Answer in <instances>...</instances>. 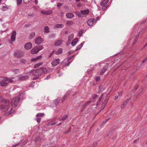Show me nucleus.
<instances>
[{
	"label": "nucleus",
	"instance_id": "f257e3e1",
	"mask_svg": "<svg viewBox=\"0 0 147 147\" xmlns=\"http://www.w3.org/2000/svg\"><path fill=\"white\" fill-rule=\"evenodd\" d=\"M32 70L30 72L33 73V75L34 76H38L41 75L42 74L45 73L47 72V69L45 67H42L37 69L33 72Z\"/></svg>",
	"mask_w": 147,
	"mask_h": 147
},
{
	"label": "nucleus",
	"instance_id": "f03ea898",
	"mask_svg": "<svg viewBox=\"0 0 147 147\" xmlns=\"http://www.w3.org/2000/svg\"><path fill=\"white\" fill-rule=\"evenodd\" d=\"M20 94L12 99L11 102V105L13 107H16L18 105L20 100Z\"/></svg>",
	"mask_w": 147,
	"mask_h": 147
},
{
	"label": "nucleus",
	"instance_id": "7ed1b4c3",
	"mask_svg": "<svg viewBox=\"0 0 147 147\" xmlns=\"http://www.w3.org/2000/svg\"><path fill=\"white\" fill-rule=\"evenodd\" d=\"M8 83L7 78H4L0 81V85L1 86L4 87L7 86Z\"/></svg>",
	"mask_w": 147,
	"mask_h": 147
},
{
	"label": "nucleus",
	"instance_id": "20e7f679",
	"mask_svg": "<svg viewBox=\"0 0 147 147\" xmlns=\"http://www.w3.org/2000/svg\"><path fill=\"white\" fill-rule=\"evenodd\" d=\"M9 108V106L8 105H5L4 104H1L0 105V110L3 112L7 111Z\"/></svg>",
	"mask_w": 147,
	"mask_h": 147
},
{
	"label": "nucleus",
	"instance_id": "39448f33",
	"mask_svg": "<svg viewBox=\"0 0 147 147\" xmlns=\"http://www.w3.org/2000/svg\"><path fill=\"white\" fill-rule=\"evenodd\" d=\"M14 55L17 58H20L23 55V52L21 51H16L14 53Z\"/></svg>",
	"mask_w": 147,
	"mask_h": 147
},
{
	"label": "nucleus",
	"instance_id": "423d86ee",
	"mask_svg": "<svg viewBox=\"0 0 147 147\" xmlns=\"http://www.w3.org/2000/svg\"><path fill=\"white\" fill-rule=\"evenodd\" d=\"M35 43L37 45H40L43 41V39L40 37L38 36L35 40Z\"/></svg>",
	"mask_w": 147,
	"mask_h": 147
},
{
	"label": "nucleus",
	"instance_id": "0eeeda50",
	"mask_svg": "<svg viewBox=\"0 0 147 147\" xmlns=\"http://www.w3.org/2000/svg\"><path fill=\"white\" fill-rule=\"evenodd\" d=\"M60 63V60L59 59H55L52 61L51 62V64L52 66H55Z\"/></svg>",
	"mask_w": 147,
	"mask_h": 147
},
{
	"label": "nucleus",
	"instance_id": "6e6552de",
	"mask_svg": "<svg viewBox=\"0 0 147 147\" xmlns=\"http://www.w3.org/2000/svg\"><path fill=\"white\" fill-rule=\"evenodd\" d=\"M25 49L26 50H28L31 49L32 47V45L31 42H28L26 43L24 46Z\"/></svg>",
	"mask_w": 147,
	"mask_h": 147
},
{
	"label": "nucleus",
	"instance_id": "1a4fd4ad",
	"mask_svg": "<svg viewBox=\"0 0 147 147\" xmlns=\"http://www.w3.org/2000/svg\"><path fill=\"white\" fill-rule=\"evenodd\" d=\"M94 22V19L93 18L89 19L87 22L88 25L89 26H91L93 25Z\"/></svg>",
	"mask_w": 147,
	"mask_h": 147
},
{
	"label": "nucleus",
	"instance_id": "9d476101",
	"mask_svg": "<svg viewBox=\"0 0 147 147\" xmlns=\"http://www.w3.org/2000/svg\"><path fill=\"white\" fill-rule=\"evenodd\" d=\"M16 34V31H14L12 32L11 38V41L13 42L15 40Z\"/></svg>",
	"mask_w": 147,
	"mask_h": 147
},
{
	"label": "nucleus",
	"instance_id": "9b49d317",
	"mask_svg": "<svg viewBox=\"0 0 147 147\" xmlns=\"http://www.w3.org/2000/svg\"><path fill=\"white\" fill-rule=\"evenodd\" d=\"M41 12L43 14H44L45 15H49L51 14L53 12V11L51 10H49L47 11H45V10H42L41 11Z\"/></svg>",
	"mask_w": 147,
	"mask_h": 147
},
{
	"label": "nucleus",
	"instance_id": "f8f14e48",
	"mask_svg": "<svg viewBox=\"0 0 147 147\" xmlns=\"http://www.w3.org/2000/svg\"><path fill=\"white\" fill-rule=\"evenodd\" d=\"M29 76H25L20 77L18 80L20 81L25 80L29 78Z\"/></svg>",
	"mask_w": 147,
	"mask_h": 147
},
{
	"label": "nucleus",
	"instance_id": "ddd939ff",
	"mask_svg": "<svg viewBox=\"0 0 147 147\" xmlns=\"http://www.w3.org/2000/svg\"><path fill=\"white\" fill-rule=\"evenodd\" d=\"M4 104V105H8L9 106L10 102L8 100L5 99L4 98L1 102Z\"/></svg>",
	"mask_w": 147,
	"mask_h": 147
},
{
	"label": "nucleus",
	"instance_id": "4468645a",
	"mask_svg": "<svg viewBox=\"0 0 147 147\" xmlns=\"http://www.w3.org/2000/svg\"><path fill=\"white\" fill-rule=\"evenodd\" d=\"M70 92V91H67L66 93L65 94L64 96L62 98L61 101L62 103H63L64 102L66 98L68 96V95L69 94Z\"/></svg>",
	"mask_w": 147,
	"mask_h": 147
},
{
	"label": "nucleus",
	"instance_id": "2eb2a0df",
	"mask_svg": "<svg viewBox=\"0 0 147 147\" xmlns=\"http://www.w3.org/2000/svg\"><path fill=\"white\" fill-rule=\"evenodd\" d=\"M130 99V98H127L126 100H125L123 102V104L121 105V108H123L126 105L127 103L128 102L129 100Z\"/></svg>",
	"mask_w": 147,
	"mask_h": 147
},
{
	"label": "nucleus",
	"instance_id": "dca6fc26",
	"mask_svg": "<svg viewBox=\"0 0 147 147\" xmlns=\"http://www.w3.org/2000/svg\"><path fill=\"white\" fill-rule=\"evenodd\" d=\"M107 102V100H106V99H105V101H104V102H103V104L101 105V108H102V109L100 110L99 111L97 114H98L100 111L103 109L105 108V107L106 105Z\"/></svg>",
	"mask_w": 147,
	"mask_h": 147
},
{
	"label": "nucleus",
	"instance_id": "f3484780",
	"mask_svg": "<svg viewBox=\"0 0 147 147\" xmlns=\"http://www.w3.org/2000/svg\"><path fill=\"white\" fill-rule=\"evenodd\" d=\"M38 52L36 47H34L30 51V53L32 54H36Z\"/></svg>",
	"mask_w": 147,
	"mask_h": 147
},
{
	"label": "nucleus",
	"instance_id": "a211bd4d",
	"mask_svg": "<svg viewBox=\"0 0 147 147\" xmlns=\"http://www.w3.org/2000/svg\"><path fill=\"white\" fill-rule=\"evenodd\" d=\"M89 11L88 9L84 10H81L80 11V13L82 14V15L83 16V17L85 16H84V14H88L89 13Z\"/></svg>",
	"mask_w": 147,
	"mask_h": 147
},
{
	"label": "nucleus",
	"instance_id": "6ab92c4d",
	"mask_svg": "<svg viewBox=\"0 0 147 147\" xmlns=\"http://www.w3.org/2000/svg\"><path fill=\"white\" fill-rule=\"evenodd\" d=\"M60 100V97H59L54 100L53 103L55 105V106H57Z\"/></svg>",
	"mask_w": 147,
	"mask_h": 147
},
{
	"label": "nucleus",
	"instance_id": "aec40b11",
	"mask_svg": "<svg viewBox=\"0 0 147 147\" xmlns=\"http://www.w3.org/2000/svg\"><path fill=\"white\" fill-rule=\"evenodd\" d=\"M66 17L69 19H71L74 17V14L72 13H67L66 15Z\"/></svg>",
	"mask_w": 147,
	"mask_h": 147
},
{
	"label": "nucleus",
	"instance_id": "412c9836",
	"mask_svg": "<svg viewBox=\"0 0 147 147\" xmlns=\"http://www.w3.org/2000/svg\"><path fill=\"white\" fill-rule=\"evenodd\" d=\"M35 35V32H32L30 34L29 36V38L30 39H31L34 37Z\"/></svg>",
	"mask_w": 147,
	"mask_h": 147
},
{
	"label": "nucleus",
	"instance_id": "4be33fe9",
	"mask_svg": "<svg viewBox=\"0 0 147 147\" xmlns=\"http://www.w3.org/2000/svg\"><path fill=\"white\" fill-rule=\"evenodd\" d=\"M82 46L83 44L82 43L80 45H79L77 47V48H76V49L75 50V51H74V52H75V51H77L78 50H80L82 47Z\"/></svg>",
	"mask_w": 147,
	"mask_h": 147
},
{
	"label": "nucleus",
	"instance_id": "5701e85b",
	"mask_svg": "<svg viewBox=\"0 0 147 147\" xmlns=\"http://www.w3.org/2000/svg\"><path fill=\"white\" fill-rule=\"evenodd\" d=\"M109 1V0H104L100 3L101 6H104L107 4Z\"/></svg>",
	"mask_w": 147,
	"mask_h": 147
},
{
	"label": "nucleus",
	"instance_id": "b1692460",
	"mask_svg": "<svg viewBox=\"0 0 147 147\" xmlns=\"http://www.w3.org/2000/svg\"><path fill=\"white\" fill-rule=\"evenodd\" d=\"M62 53V50L61 49H59L55 52V53L57 55L61 54Z\"/></svg>",
	"mask_w": 147,
	"mask_h": 147
},
{
	"label": "nucleus",
	"instance_id": "393cba45",
	"mask_svg": "<svg viewBox=\"0 0 147 147\" xmlns=\"http://www.w3.org/2000/svg\"><path fill=\"white\" fill-rule=\"evenodd\" d=\"M62 41L59 40L56 42L55 43V45L56 46H59L62 44Z\"/></svg>",
	"mask_w": 147,
	"mask_h": 147
},
{
	"label": "nucleus",
	"instance_id": "a878e982",
	"mask_svg": "<svg viewBox=\"0 0 147 147\" xmlns=\"http://www.w3.org/2000/svg\"><path fill=\"white\" fill-rule=\"evenodd\" d=\"M42 57V56L40 55L38 57H37L35 58H33L31 59V61H36L40 59Z\"/></svg>",
	"mask_w": 147,
	"mask_h": 147
},
{
	"label": "nucleus",
	"instance_id": "bb28decb",
	"mask_svg": "<svg viewBox=\"0 0 147 147\" xmlns=\"http://www.w3.org/2000/svg\"><path fill=\"white\" fill-rule=\"evenodd\" d=\"M36 48L38 52L39 51H40L43 49V47L42 46L38 45L36 47Z\"/></svg>",
	"mask_w": 147,
	"mask_h": 147
},
{
	"label": "nucleus",
	"instance_id": "cd10ccee",
	"mask_svg": "<svg viewBox=\"0 0 147 147\" xmlns=\"http://www.w3.org/2000/svg\"><path fill=\"white\" fill-rule=\"evenodd\" d=\"M45 32L46 33H48L49 32V28L47 26H45L44 28Z\"/></svg>",
	"mask_w": 147,
	"mask_h": 147
},
{
	"label": "nucleus",
	"instance_id": "c85d7f7f",
	"mask_svg": "<svg viewBox=\"0 0 147 147\" xmlns=\"http://www.w3.org/2000/svg\"><path fill=\"white\" fill-rule=\"evenodd\" d=\"M107 68H105V67L102 68L101 72L100 73V75L102 74L106 70Z\"/></svg>",
	"mask_w": 147,
	"mask_h": 147
},
{
	"label": "nucleus",
	"instance_id": "c756f323",
	"mask_svg": "<svg viewBox=\"0 0 147 147\" xmlns=\"http://www.w3.org/2000/svg\"><path fill=\"white\" fill-rule=\"evenodd\" d=\"M76 14L79 17H83V16L82 15V14L80 13V12L77 11L76 12Z\"/></svg>",
	"mask_w": 147,
	"mask_h": 147
},
{
	"label": "nucleus",
	"instance_id": "7c9ffc66",
	"mask_svg": "<svg viewBox=\"0 0 147 147\" xmlns=\"http://www.w3.org/2000/svg\"><path fill=\"white\" fill-rule=\"evenodd\" d=\"M103 96V94H102L100 96V97H99L98 100L97 101V105H98V104H99V102H100V101H101V99H102V98Z\"/></svg>",
	"mask_w": 147,
	"mask_h": 147
},
{
	"label": "nucleus",
	"instance_id": "2f4dec72",
	"mask_svg": "<svg viewBox=\"0 0 147 147\" xmlns=\"http://www.w3.org/2000/svg\"><path fill=\"white\" fill-rule=\"evenodd\" d=\"M45 115L44 113H39L36 115V116L38 117H42Z\"/></svg>",
	"mask_w": 147,
	"mask_h": 147
},
{
	"label": "nucleus",
	"instance_id": "473e14b6",
	"mask_svg": "<svg viewBox=\"0 0 147 147\" xmlns=\"http://www.w3.org/2000/svg\"><path fill=\"white\" fill-rule=\"evenodd\" d=\"M42 62H40L38 64H35L34 65V67H39L40 66L42 65Z\"/></svg>",
	"mask_w": 147,
	"mask_h": 147
},
{
	"label": "nucleus",
	"instance_id": "72a5a7b5",
	"mask_svg": "<svg viewBox=\"0 0 147 147\" xmlns=\"http://www.w3.org/2000/svg\"><path fill=\"white\" fill-rule=\"evenodd\" d=\"M74 38V34H72L69 36L68 37V40H69L70 41H71L72 39Z\"/></svg>",
	"mask_w": 147,
	"mask_h": 147
},
{
	"label": "nucleus",
	"instance_id": "f704fd0d",
	"mask_svg": "<svg viewBox=\"0 0 147 147\" xmlns=\"http://www.w3.org/2000/svg\"><path fill=\"white\" fill-rule=\"evenodd\" d=\"M20 61L21 63H26L28 62L26 60L22 59L20 60Z\"/></svg>",
	"mask_w": 147,
	"mask_h": 147
},
{
	"label": "nucleus",
	"instance_id": "c9c22d12",
	"mask_svg": "<svg viewBox=\"0 0 147 147\" xmlns=\"http://www.w3.org/2000/svg\"><path fill=\"white\" fill-rule=\"evenodd\" d=\"M20 70L18 69H13L12 71L15 74H17L19 72Z\"/></svg>",
	"mask_w": 147,
	"mask_h": 147
},
{
	"label": "nucleus",
	"instance_id": "e433bc0d",
	"mask_svg": "<svg viewBox=\"0 0 147 147\" xmlns=\"http://www.w3.org/2000/svg\"><path fill=\"white\" fill-rule=\"evenodd\" d=\"M63 25L62 24H58L55 25V27L57 28H60L63 27Z\"/></svg>",
	"mask_w": 147,
	"mask_h": 147
},
{
	"label": "nucleus",
	"instance_id": "4c0bfd02",
	"mask_svg": "<svg viewBox=\"0 0 147 147\" xmlns=\"http://www.w3.org/2000/svg\"><path fill=\"white\" fill-rule=\"evenodd\" d=\"M83 32V30H81L80 31L78 32V36L80 37L82 36V34Z\"/></svg>",
	"mask_w": 147,
	"mask_h": 147
},
{
	"label": "nucleus",
	"instance_id": "58836bf2",
	"mask_svg": "<svg viewBox=\"0 0 147 147\" xmlns=\"http://www.w3.org/2000/svg\"><path fill=\"white\" fill-rule=\"evenodd\" d=\"M139 34H138V35H136V38H135L134 39V43H133V45H134L136 42L137 40L138 39L139 37Z\"/></svg>",
	"mask_w": 147,
	"mask_h": 147
},
{
	"label": "nucleus",
	"instance_id": "ea45409f",
	"mask_svg": "<svg viewBox=\"0 0 147 147\" xmlns=\"http://www.w3.org/2000/svg\"><path fill=\"white\" fill-rule=\"evenodd\" d=\"M13 78H7V80L9 81V82H11L12 83L13 82V81L12 80V79Z\"/></svg>",
	"mask_w": 147,
	"mask_h": 147
},
{
	"label": "nucleus",
	"instance_id": "a19ab883",
	"mask_svg": "<svg viewBox=\"0 0 147 147\" xmlns=\"http://www.w3.org/2000/svg\"><path fill=\"white\" fill-rule=\"evenodd\" d=\"M8 9V7L5 6H3L2 8V10L3 11H6Z\"/></svg>",
	"mask_w": 147,
	"mask_h": 147
},
{
	"label": "nucleus",
	"instance_id": "79ce46f5",
	"mask_svg": "<svg viewBox=\"0 0 147 147\" xmlns=\"http://www.w3.org/2000/svg\"><path fill=\"white\" fill-rule=\"evenodd\" d=\"M35 119L37 123H39L40 122L41 120V118H38L37 117Z\"/></svg>",
	"mask_w": 147,
	"mask_h": 147
},
{
	"label": "nucleus",
	"instance_id": "37998d69",
	"mask_svg": "<svg viewBox=\"0 0 147 147\" xmlns=\"http://www.w3.org/2000/svg\"><path fill=\"white\" fill-rule=\"evenodd\" d=\"M78 41V38H76L74 39V46L76 45Z\"/></svg>",
	"mask_w": 147,
	"mask_h": 147
},
{
	"label": "nucleus",
	"instance_id": "c03bdc74",
	"mask_svg": "<svg viewBox=\"0 0 147 147\" xmlns=\"http://www.w3.org/2000/svg\"><path fill=\"white\" fill-rule=\"evenodd\" d=\"M17 3L18 5L21 4L22 2V0H17Z\"/></svg>",
	"mask_w": 147,
	"mask_h": 147
},
{
	"label": "nucleus",
	"instance_id": "a18cd8bd",
	"mask_svg": "<svg viewBox=\"0 0 147 147\" xmlns=\"http://www.w3.org/2000/svg\"><path fill=\"white\" fill-rule=\"evenodd\" d=\"M73 22L72 21H68L67 22V24L69 25H72L73 24Z\"/></svg>",
	"mask_w": 147,
	"mask_h": 147
},
{
	"label": "nucleus",
	"instance_id": "49530a36",
	"mask_svg": "<svg viewBox=\"0 0 147 147\" xmlns=\"http://www.w3.org/2000/svg\"><path fill=\"white\" fill-rule=\"evenodd\" d=\"M51 78V75H49L44 78L45 80H48L50 79Z\"/></svg>",
	"mask_w": 147,
	"mask_h": 147
},
{
	"label": "nucleus",
	"instance_id": "de8ad7c7",
	"mask_svg": "<svg viewBox=\"0 0 147 147\" xmlns=\"http://www.w3.org/2000/svg\"><path fill=\"white\" fill-rule=\"evenodd\" d=\"M55 35L54 34H52L49 36V37L50 38H53L55 37Z\"/></svg>",
	"mask_w": 147,
	"mask_h": 147
},
{
	"label": "nucleus",
	"instance_id": "09e8293b",
	"mask_svg": "<svg viewBox=\"0 0 147 147\" xmlns=\"http://www.w3.org/2000/svg\"><path fill=\"white\" fill-rule=\"evenodd\" d=\"M67 115H65L63 116L62 119L61 120H62L63 121H64L65 119L67 118Z\"/></svg>",
	"mask_w": 147,
	"mask_h": 147
},
{
	"label": "nucleus",
	"instance_id": "8fccbe9b",
	"mask_svg": "<svg viewBox=\"0 0 147 147\" xmlns=\"http://www.w3.org/2000/svg\"><path fill=\"white\" fill-rule=\"evenodd\" d=\"M107 9V6H103L102 7V9L103 11H105Z\"/></svg>",
	"mask_w": 147,
	"mask_h": 147
},
{
	"label": "nucleus",
	"instance_id": "3c124183",
	"mask_svg": "<svg viewBox=\"0 0 147 147\" xmlns=\"http://www.w3.org/2000/svg\"><path fill=\"white\" fill-rule=\"evenodd\" d=\"M20 143V142H18L17 143L13 145H12V147H16Z\"/></svg>",
	"mask_w": 147,
	"mask_h": 147
},
{
	"label": "nucleus",
	"instance_id": "603ef678",
	"mask_svg": "<svg viewBox=\"0 0 147 147\" xmlns=\"http://www.w3.org/2000/svg\"><path fill=\"white\" fill-rule=\"evenodd\" d=\"M97 145V143L96 142H95L93 144L92 146V147H94L95 146H96Z\"/></svg>",
	"mask_w": 147,
	"mask_h": 147
},
{
	"label": "nucleus",
	"instance_id": "864d4df0",
	"mask_svg": "<svg viewBox=\"0 0 147 147\" xmlns=\"http://www.w3.org/2000/svg\"><path fill=\"white\" fill-rule=\"evenodd\" d=\"M14 112V111L12 110V108H11L10 110L9 111V113H12Z\"/></svg>",
	"mask_w": 147,
	"mask_h": 147
},
{
	"label": "nucleus",
	"instance_id": "5fc2aeb1",
	"mask_svg": "<svg viewBox=\"0 0 147 147\" xmlns=\"http://www.w3.org/2000/svg\"><path fill=\"white\" fill-rule=\"evenodd\" d=\"M100 76H97L96 78V81H98L100 80Z\"/></svg>",
	"mask_w": 147,
	"mask_h": 147
},
{
	"label": "nucleus",
	"instance_id": "6e6d98bb",
	"mask_svg": "<svg viewBox=\"0 0 147 147\" xmlns=\"http://www.w3.org/2000/svg\"><path fill=\"white\" fill-rule=\"evenodd\" d=\"M71 130V127H70L69 128V129L67 131L65 132L64 133L65 134L68 133L69 132H70Z\"/></svg>",
	"mask_w": 147,
	"mask_h": 147
},
{
	"label": "nucleus",
	"instance_id": "4d7b16f0",
	"mask_svg": "<svg viewBox=\"0 0 147 147\" xmlns=\"http://www.w3.org/2000/svg\"><path fill=\"white\" fill-rule=\"evenodd\" d=\"M138 87V85H137L136 86H135V87H134V90H135V91L137 89Z\"/></svg>",
	"mask_w": 147,
	"mask_h": 147
},
{
	"label": "nucleus",
	"instance_id": "13d9d810",
	"mask_svg": "<svg viewBox=\"0 0 147 147\" xmlns=\"http://www.w3.org/2000/svg\"><path fill=\"white\" fill-rule=\"evenodd\" d=\"M71 41H70L69 40H68L66 44V45L68 46L69 45H70L71 43Z\"/></svg>",
	"mask_w": 147,
	"mask_h": 147
},
{
	"label": "nucleus",
	"instance_id": "bf43d9fd",
	"mask_svg": "<svg viewBox=\"0 0 147 147\" xmlns=\"http://www.w3.org/2000/svg\"><path fill=\"white\" fill-rule=\"evenodd\" d=\"M31 26V24H26L25 25V26L26 27H30Z\"/></svg>",
	"mask_w": 147,
	"mask_h": 147
},
{
	"label": "nucleus",
	"instance_id": "052dcab7",
	"mask_svg": "<svg viewBox=\"0 0 147 147\" xmlns=\"http://www.w3.org/2000/svg\"><path fill=\"white\" fill-rule=\"evenodd\" d=\"M62 5V3H57V7H61V6Z\"/></svg>",
	"mask_w": 147,
	"mask_h": 147
},
{
	"label": "nucleus",
	"instance_id": "680f3d73",
	"mask_svg": "<svg viewBox=\"0 0 147 147\" xmlns=\"http://www.w3.org/2000/svg\"><path fill=\"white\" fill-rule=\"evenodd\" d=\"M113 64V63H108V66L109 67H110Z\"/></svg>",
	"mask_w": 147,
	"mask_h": 147
},
{
	"label": "nucleus",
	"instance_id": "e2e57ef3",
	"mask_svg": "<svg viewBox=\"0 0 147 147\" xmlns=\"http://www.w3.org/2000/svg\"><path fill=\"white\" fill-rule=\"evenodd\" d=\"M139 141V139L138 138H137V139L135 140L134 141V143H136L137 142H138Z\"/></svg>",
	"mask_w": 147,
	"mask_h": 147
},
{
	"label": "nucleus",
	"instance_id": "0e129e2a",
	"mask_svg": "<svg viewBox=\"0 0 147 147\" xmlns=\"http://www.w3.org/2000/svg\"><path fill=\"white\" fill-rule=\"evenodd\" d=\"M74 57V55L71 56L70 57H69L67 58V61H69V59H71L72 57Z\"/></svg>",
	"mask_w": 147,
	"mask_h": 147
},
{
	"label": "nucleus",
	"instance_id": "69168bd1",
	"mask_svg": "<svg viewBox=\"0 0 147 147\" xmlns=\"http://www.w3.org/2000/svg\"><path fill=\"white\" fill-rule=\"evenodd\" d=\"M142 89L141 90L139 91L138 92V94L136 95L137 96H138L140 94L141 92V91H142Z\"/></svg>",
	"mask_w": 147,
	"mask_h": 147
},
{
	"label": "nucleus",
	"instance_id": "338daca9",
	"mask_svg": "<svg viewBox=\"0 0 147 147\" xmlns=\"http://www.w3.org/2000/svg\"><path fill=\"white\" fill-rule=\"evenodd\" d=\"M98 97V95H97L96 94H95L94 96L93 97V98L94 99H95V98H97Z\"/></svg>",
	"mask_w": 147,
	"mask_h": 147
},
{
	"label": "nucleus",
	"instance_id": "774afa93",
	"mask_svg": "<svg viewBox=\"0 0 147 147\" xmlns=\"http://www.w3.org/2000/svg\"><path fill=\"white\" fill-rule=\"evenodd\" d=\"M4 98L0 96V102H1L3 99Z\"/></svg>",
	"mask_w": 147,
	"mask_h": 147
}]
</instances>
